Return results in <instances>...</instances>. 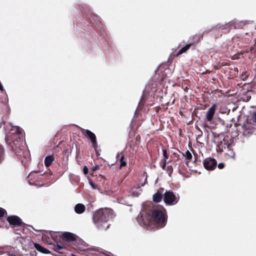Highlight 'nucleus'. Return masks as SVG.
Here are the masks:
<instances>
[{"label": "nucleus", "mask_w": 256, "mask_h": 256, "mask_svg": "<svg viewBox=\"0 0 256 256\" xmlns=\"http://www.w3.org/2000/svg\"><path fill=\"white\" fill-rule=\"evenodd\" d=\"M168 216L164 208H152L147 210L144 214L138 216L137 221L147 229L162 228L167 222Z\"/></svg>", "instance_id": "1"}, {"label": "nucleus", "mask_w": 256, "mask_h": 256, "mask_svg": "<svg viewBox=\"0 0 256 256\" xmlns=\"http://www.w3.org/2000/svg\"><path fill=\"white\" fill-rule=\"evenodd\" d=\"M22 130L19 127H12L10 131L6 134L5 137L6 143L11 149L18 156L27 157L26 160H30V154L28 151L23 152L22 149Z\"/></svg>", "instance_id": "2"}, {"label": "nucleus", "mask_w": 256, "mask_h": 256, "mask_svg": "<svg viewBox=\"0 0 256 256\" xmlns=\"http://www.w3.org/2000/svg\"><path fill=\"white\" fill-rule=\"evenodd\" d=\"M113 210L111 209H100L96 211L93 214V222L100 230H106L110 227V224L108 222L113 218Z\"/></svg>", "instance_id": "3"}, {"label": "nucleus", "mask_w": 256, "mask_h": 256, "mask_svg": "<svg viewBox=\"0 0 256 256\" xmlns=\"http://www.w3.org/2000/svg\"><path fill=\"white\" fill-rule=\"evenodd\" d=\"M60 237L62 241L68 246L71 247L76 250H82V248L78 246V236L70 232H62L60 234Z\"/></svg>", "instance_id": "4"}, {"label": "nucleus", "mask_w": 256, "mask_h": 256, "mask_svg": "<svg viewBox=\"0 0 256 256\" xmlns=\"http://www.w3.org/2000/svg\"><path fill=\"white\" fill-rule=\"evenodd\" d=\"M242 128V132L245 136H250L252 134L256 135V124L253 123L248 118Z\"/></svg>", "instance_id": "5"}, {"label": "nucleus", "mask_w": 256, "mask_h": 256, "mask_svg": "<svg viewBox=\"0 0 256 256\" xmlns=\"http://www.w3.org/2000/svg\"><path fill=\"white\" fill-rule=\"evenodd\" d=\"M180 200L178 195L176 196L174 192L166 190L164 194V200L167 205H174Z\"/></svg>", "instance_id": "6"}, {"label": "nucleus", "mask_w": 256, "mask_h": 256, "mask_svg": "<svg viewBox=\"0 0 256 256\" xmlns=\"http://www.w3.org/2000/svg\"><path fill=\"white\" fill-rule=\"evenodd\" d=\"M82 134L86 138H89L92 142V147L96 148L98 147L96 138L94 133L88 130H81Z\"/></svg>", "instance_id": "7"}, {"label": "nucleus", "mask_w": 256, "mask_h": 256, "mask_svg": "<svg viewBox=\"0 0 256 256\" xmlns=\"http://www.w3.org/2000/svg\"><path fill=\"white\" fill-rule=\"evenodd\" d=\"M203 165L206 170H213L217 166V162L214 158H207L204 160Z\"/></svg>", "instance_id": "8"}, {"label": "nucleus", "mask_w": 256, "mask_h": 256, "mask_svg": "<svg viewBox=\"0 0 256 256\" xmlns=\"http://www.w3.org/2000/svg\"><path fill=\"white\" fill-rule=\"evenodd\" d=\"M7 221L12 226V228L24 225L20 218L15 215L10 216L7 217Z\"/></svg>", "instance_id": "9"}, {"label": "nucleus", "mask_w": 256, "mask_h": 256, "mask_svg": "<svg viewBox=\"0 0 256 256\" xmlns=\"http://www.w3.org/2000/svg\"><path fill=\"white\" fill-rule=\"evenodd\" d=\"M233 42L234 44H237V46L240 48H244L246 46V45L244 44L248 43L249 40L248 39L245 38L244 40V39L240 36H235L232 38Z\"/></svg>", "instance_id": "10"}, {"label": "nucleus", "mask_w": 256, "mask_h": 256, "mask_svg": "<svg viewBox=\"0 0 256 256\" xmlns=\"http://www.w3.org/2000/svg\"><path fill=\"white\" fill-rule=\"evenodd\" d=\"M204 34H196L192 36H190L189 38L190 42V43L192 44V46L194 47L196 44L200 42L201 40L203 38Z\"/></svg>", "instance_id": "11"}, {"label": "nucleus", "mask_w": 256, "mask_h": 256, "mask_svg": "<svg viewBox=\"0 0 256 256\" xmlns=\"http://www.w3.org/2000/svg\"><path fill=\"white\" fill-rule=\"evenodd\" d=\"M216 108V104H214L208 110L206 114V118L208 122H211L215 114Z\"/></svg>", "instance_id": "12"}, {"label": "nucleus", "mask_w": 256, "mask_h": 256, "mask_svg": "<svg viewBox=\"0 0 256 256\" xmlns=\"http://www.w3.org/2000/svg\"><path fill=\"white\" fill-rule=\"evenodd\" d=\"M164 190V188H160L153 195L152 200L154 202L158 203L162 201V197H164L162 194Z\"/></svg>", "instance_id": "13"}, {"label": "nucleus", "mask_w": 256, "mask_h": 256, "mask_svg": "<svg viewBox=\"0 0 256 256\" xmlns=\"http://www.w3.org/2000/svg\"><path fill=\"white\" fill-rule=\"evenodd\" d=\"M118 158H120L119 161L120 162V168L121 169L122 168L126 166L127 162L126 158L122 152L118 153L116 156L118 160Z\"/></svg>", "instance_id": "14"}, {"label": "nucleus", "mask_w": 256, "mask_h": 256, "mask_svg": "<svg viewBox=\"0 0 256 256\" xmlns=\"http://www.w3.org/2000/svg\"><path fill=\"white\" fill-rule=\"evenodd\" d=\"M52 248L53 249L55 252L62 254H65L66 250V247L65 246L59 244L58 242H56V245H54Z\"/></svg>", "instance_id": "15"}, {"label": "nucleus", "mask_w": 256, "mask_h": 256, "mask_svg": "<svg viewBox=\"0 0 256 256\" xmlns=\"http://www.w3.org/2000/svg\"><path fill=\"white\" fill-rule=\"evenodd\" d=\"M6 214L7 212L6 210H4L3 208H0V228H8V226H7V224H6L5 221L2 220V218L4 217L5 214Z\"/></svg>", "instance_id": "16"}, {"label": "nucleus", "mask_w": 256, "mask_h": 256, "mask_svg": "<svg viewBox=\"0 0 256 256\" xmlns=\"http://www.w3.org/2000/svg\"><path fill=\"white\" fill-rule=\"evenodd\" d=\"M86 210L85 206L82 204H78L74 207V211L78 214L83 213Z\"/></svg>", "instance_id": "17"}, {"label": "nucleus", "mask_w": 256, "mask_h": 256, "mask_svg": "<svg viewBox=\"0 0 256 256\" xmlns=\"http://www.w3.org/2000/svg\"><path fill=\"white\" fill-rule=\"evenodd\" d=\"M223 142L224 146H226L227 148H230L232 144L233 140L230 138L228 136H226L224 138Z\"/></svg>", "instance_id": "18"}, {"label": "nucleus", "mask_w": 256, "mask_h": 256, "mask_svg": "<svg viewBox=\"0 0 256 256\" xmlns=\"http://www.w3.org/2000/svg\"><path fill=\"white\" fill-rule=\"evenodd\" d=\"M34 248L38 251H39L40 252L42 253L46 254H50V252L48 250L44 248L43 246H42L41 245H40L38 244L34 243Z\"/></svg>", "instance_id": "19"}, {"label": "nucleus", "mask_w": 256, "mask_h": 256, "mask_svg": "<svg viewBox=\"0 0 256 256\" xmlns=\"http://www.w3.org/2000/svg\"><path fill=\"white\" fill-rule=\"evenodd\" d=\"M54 160V157L52 155L46 156L44 159V164L46 167H49Z\"/></svg>", "instance_id": "20"}, {"label": "nucleus", "mask_w": 256, "mask_h": 256, "mask_svg": "<svg viewBox=\"0 0 256 256\" xmlns=\"http://www.w3.org/2000/svg\"><path fill=\"white\" fill-rule=\"evenodd\" d=\"M192 46L190 44L186 45L178 52V53L176 54V56H178L182 54L183 53L186 52Z\"/></svg>", "instance_id": "21"}, {"label": "nucleus", "mask_w": 256, "mask_h": 256, "mask_svg": "<svg viewBox=\"0 0 256 256\" xmlns=\"http://www.w3.org/2000/svg\"><path fill=\"white\" fill-rule=\"evenodd\" d=\"M38 172H30L27 176L26 179L28 182L29 184H32L35 181V173H38Z\"/></svg>", "instance_id": "22"}, {"label": "nucleus", "mask_w": 256, "mask_h": 256, "mask_svg": "<svg viewBox=\"0 0 256 256\" xmlns=\"http://www.w3.org/2000/svg\"><path fill=\"white\" fill-rule=\"evenodd\" d=\"M182 156L185 158L187 163L190 162L192 159V154L188 150H187L185 152H182Z\"/></svg>", "instance_id": "23"}, {"label": "nucleus", "mask_w": 256, "mask_h": 256, "mask_svg": "<svg viewBox=\"0 0 256 256\" xmlns=\"http://www.w3.org/2000/svg\"><path fill=\"white\" fill-rule=\"evenodd\" d=\"M228 152L226 154L230 158H232L234 159L235 158L236 154L234 152L233 149L232 148V146H230V148H228Z\"/></svg>", "instance_id": "24"}, {"label": "nucleus", "mask_w": 256, "mask_h": 256, "mask_svg": "<svg viewBox=\"0 0 256 256\" xmlns=\"http://www.w3.org/2000/svg\"><path fill=\"white\" fill-rule=\"evenodd\" d=\"M4 150L3 146L0 144V164L4 160Z\"/></svg>", "instance_id": "25"}, {"label": "nucleus", "mask_w": 256, "mask_h": 256, "mask_svg": "<svg viewBox=\"0 0 256 256\" xmlns=\"http://www.w3.org/2000/svg\"><path fill=\"white\" fill-rule=\"evenodd\" d=\"M170 162V161H168V165L166 166V170L168 176L170 177L172 174V172H173V168L172 165L169 164Z\"/></svg>", "instance_id": "26"}, {"label": "nucleus", "mask_w": 256, "mask_h": 256, "mask_svg": "<svg viewBox=\"0 0 256 256\" xmlns=\"http://www.w3.org/2000/svg\"><path fill=\"white\" fill-rule=\"evenodd\" d=\"M218 148L216 149V150L218 152H222L224 151V148H226V146H224L222 142H220V144H218L217 146Z\"/></svg>", "instance_id": "27"}, {"label": "nucleus", "mask_w": 256, "mask_h": 256, "mask_svg": "<svg viewBox=\"0 0 256 256\" xmlns=\"http://www.w3.org/2000/svg\"><path fill=\"white\" fill-rule=\"evenodd\" d=\"M162 150V153H163V156L164 158L163 160H166V161L168 158V154L167 150L166 149L163 148Z\"/></svg>", "instance_id": "28"}, {"label": "nucleus", "mask_w": 256, "mask_h": 256, "mask_svg": "<svg viewBox=\"0 0 256 256\" xmlns=\"http://www.w3.org/2000/svg\"><path fill=\"white\" fill-rule=\"evenodd\" d=\"M249 120H250L251 122H252L253 123L256 124V112H254L251 118H248Z\"/></svg>", "instance_id": "29"}, {"label": "nucleus", "mask_w": 256, "mask_h": 256, "mask_svg": "<svg viewBox=\"0 0 256 256\" xmlns=\"http://www.w3.org/2000/svg\"><path fill=\"white\" fill-rule=\"evenodd\" d=\"M162 164L161 166V167L163 169V170H166V164H168V162H166V160H162Z\"/></svg>", "instance_id": "30"}, {"label": "nucleus", "mask_w": 256, "mask_h": 256, "mask_svg": "<svg viewBox=\"0 0 256 256\" xmlns=\"http://www.w3.org/2000/svg\"><path fill=\"white\" fill-rule=\"evenodd\" d=\"M100 166H102L96 164L95 166L92 167V172H96V170H99Z\"/></svg>", "instance_id": "31"}, {"label": "nucleus", "mask_w": 256, "mask_h": 256, "mask_svg": "<svg viewBox=\"0 0 256 256\" xmlns=\"http://www.w3.org/2000/svg\"><path fill=\"white\" fill-rule=\"evenodd\" d=\"M246 52H250L251 53H254L256 52V50L254 48L250 47L248 50H246Z\"/></svg>", "instance_id": "32"}, {"label": "nucleus", "mask_w": 256, "mask_h": 256, "mask_svg": "<svg viewBox=\"0 0 256 256\" xmlns=\"http://www.w3.org/2000/svg\"><path fill=\"white\" fill-rule=\"evenodd\" d=\"M224 163H220L218 165V168L220 169H222L223 168H224Z\"/></svg>", "instance_id": "33"}, {"label": "nucleus", "mask_w": 256, "mask_h": 256, "mask_svg": "<svg viewBox=\"0 0 256 256\" xmlns=\"http://www.w3.org/2000/svg\"><path fill=\"white\" fill-rule=\"evenodd\" d=\"M88 168L86 166H84L83 168V172H84V174H88Z\"/></svg>", "instance_id": "34"}, {"label": "nucleus", "mask_w": 256, "mask_h": 256, "mask_svg": "<svg viewBox=\"0 0 256 256\" xmlns=\"http://www.w3.org/2000/svg\"><path fill=\"white\" fill-rule=\"evenodd\" d=\"M90 184H91L92 186L94 188L96 189V188H98V186H97L96 184H94V183L91 182V183H90Z\"/></svg>", "instance_id": "35"}, {"label": "nucleus", "mask_w": 256, "mask_h": 256, "mask_svg": "<svg viewBox=\"0 0 256 256\" xmlns=\"http://www.w3.org/2000/svg\"><path fill=\"white\" fill-rule=\"evenodd\" d=\"M6 124V122L2 120V122H0V128H1L3 124Z\"/></svg>", "instance_id": "36"}, {"label": "nucleus", "mask_w": 256, "mask_h": 256, "mask_svg": "<svg viewBox=\"0 0 256 256\" xmlns=\"http://www.w3.org/2000/svg\"><path fill=\"white\" fill-rule=\"evenodd\" d=\"M14 232H15V233H16V234H19V233L17 232V229H14Z\"/></svg>", "instance_id": "37"}, {"label": "nucleus", "mask_w": 256, "mask_h": 256, "mask_svg": "<svg viewBox=\"0 0 256 256\" xmlns=\"http://www.w3.org/2000/svg\"><path fill=\"white\" fill-rule=\"evenodd\" d=\"M143 98V96H142V97L141 98V101H142V99Z\"/></svg>", "instance_id": "38"}, {"label": "nucleus", "mask_w": 256, "mask_h": 256, "mask_svg": "<svg viewBox=\"0 0 256 256\" xmlns=\"http://www.w3.org/2000/svg\"><path fill=\"white\" fill-rule=\"evenodd\" d=\"M214 68L215 69H217V68H216V66H214Z\"/></svg>", "instance_id": "39"}]
</instances>
